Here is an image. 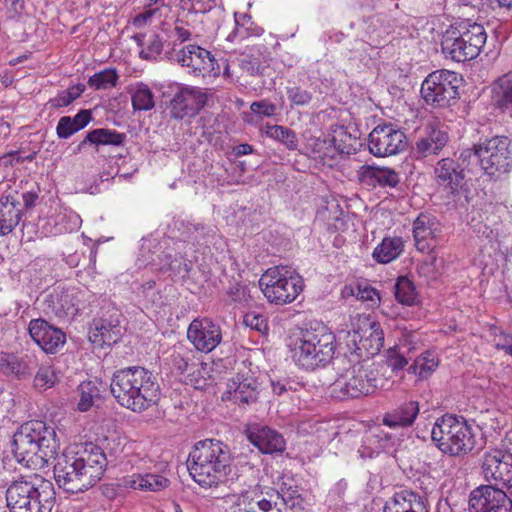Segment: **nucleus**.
<instances>
[{
	"mask_svg": "<svg viewBox=\"0 0 512 512\" xmlns=\"http://www.w3.org/2000/svg\"><path fill=\"white\" fill-rule=\"evenodd\" d=\"M106 466L107 458L103 450L90 445L80 454L56 456L54 478L59 488L77 494L93 487L102 478Z\"/></svg>",
	"mask_w": 512,
	"mask_h": 512,
	"instance_id": "1",
	"label": "nucleus"
},
{
	"mask_svg": "<svg viewBox=\"0 0 512 512\" xmlns=\"http://www.w3.org/2000/svg\"><path fill=\"white\" fill-rule=\"evenodd\" d=\"M116 401L133 412H143L160 399V386L156 376L141 366L116 370L110 383Z\"/></svg>",
	"mask_w": 512,
	"mask_h": 512,
	"instance_id": "2",
	"label": "nucleus"
},
{
	"mask_svg": "<svg viewBox=\"0 0 512 512\" xmlns=\"http://www.w3.org/2000/svg\"><path fill=\"white\" fill-rule=\"evenodd\" d=\"M60 444L54 427L40 420L23 424L13 436L12 452L25 467L55 459Z\"/></svg>",
	"mask_w": 512,
	"mask_h": 512,
	"instance_id": "3",
	"label": "nucleus"
},
{
	"mask_svg": "<svg viewBox=\"0 0 512 512\" xmlns=\"http://www.w3.org/2000/svg\"><path fill=\"white\" fill-rule=\"evenodd\" d=\"M337 378L330 385L332 398L343 401L374 394L380 386L377 371L366 360L348 356L336 357L333 361Z\"/></svg>",
	"mask_w": 512,
	"mask_h": 512,
	"instance_id": "4",
	"label": "nucleus"
},
{
	"mask_svg": "<svg viewBox=\"0 0 512 512\" xmlns=\"http://www.w3.org/2000/svg\"><path fill=\"white\" fill-rule=\"evenodd\" d=\"M230 463L227 445L219 440L205 439L197 442L189 453L187 469L197 484L211 488L225 481Z\"/></svg>",
	"mask_w": 512,
	"mask_h": 512,
	"instance_id": "5",
	"label": "nucleus"
},
{
	"mask_svg": "<svg viewBox=\"0 0 512 512\" xmlns=\"http://www.w3.org/2000/svg\"><path fill=\"white\" fill-rule=\"evenodd\" d=\"M11 512H51L55 504L53 483L40 475L14 481L6 491Z\"/></svg>",
	"mask_w": 512,
	"mask_h": 512,
	"instance_id": "6",
	"label": "nucleus"
},
{
	"mask_svg": "<svg viewBox=\"0 0 512 512\" xmlns=\"http://www.w3.org/2000/svg\"><path fill=\"white\" fill-rule=\"evenodd\" d=\"M295 364L307 371L325 367L333 359L335 335L325 327L306 329L290 345Z\"/></svg>",
	"mask_w": 512,
	"mask_h": 512,
	"instance_id": "7",
	"label": "nucleus"
},
{
	"mask_svg": "<svg viewBox=\"0 0 512 512\" xmlns=\"http://www.w3.org/2000/svg\"><path fill=\"white\" fill-rule=\"evenodd\" d=\"M431 438L443 453L450 456L467 454L476 443L473 429L467 421L450 414L436 420Z\"/></svg>",
	"mask_w": 512,
	"mask_h": 512,
	"instance_id": "8",
	"label": "nucleus"
},
{
	"mask_svg": "<svg viewBox=\"0 0 512 512\" xmlns=\"http://www.w3.org/2000/svg\"><path fill=\"white\" fill-rule=\"evenodd\" d=\"M487 40L484 27L478 23L450 27L441 38L442 53L455 62L475 59Z\"/></svg>",
	"mask_w": 512,
	"mask_h": 512,
	"instance_id": "9",
	"label": "nucleus"
},
{
	"mask_svg": "<svg viewBox=\"0 0 512 512\" xmlns=\"http://www.w3.org/2000/svg\"><path fill=\"white\" fill-rule=\"evenodd\" d=\"M259 287L271 304L293 302L303 291V278L291 267L275 266L267 269L259 279Z\"/></svg>",
	"mask_w": 512,
	"mask_h": 512,
	"instance_id": "10",
	"label": "nucleus"
},
{
	"mask_svg": "<svg viewBox=\"0 0 512 512\" xmlns=\"http://www.w3.org/2000/svg\"><path fill=\"white\" fill-rule=\"evenodd\" d=\"M223 77L231 81H238L240 76L264 77L270 67V52L263 44L246 47L238 54L221 58Z\"/></svg>",
	"mask_w": 512,
	"mask_h": 512,
	"instance_id": "11",
	"label": "nucleus"
},
{
	"mask_svg": "<svg viewBox=\"0 0 512 512\" xmlns=\"http://www.w3.org/2000/svg\"><path fill=\"white\" fill-rule=\"evenodd\" d=\"M461 84L462 77L458 73L446 69L436 70L424 79L420 92L426 104L434 108H446L460 98Z\"/></svg>",
	"mask_w": 512,
	"mask_h": 512,
	"instance_id": "12",
	"label": "nucleus"
},
{
	"mask_svg": "<svg viewBox=\"0 0 512 512\" xmlns=\"http://www.w3.org/2000/svg\"><path fill=\"white\" fill-rule=\"evenodd\" d=\"M505 449H490L482 458V474L493 486L502 485L509 492L512 490V430L504 440Z\"/></svg>",
	"mask_w": 512,
	"mask_h": 512,
	"instance_id": "13",
	"label": "nucleus"
},
{
	"mask_svg": "<svg viewBox=\"0 0 512 512\" xmlns=\"http://www.w3.org/2000/svg\"><path fill=\"white\" fill-rule=\"evenodd\" d=\"M484 161V173L490 177H498L499 174L509 170L511 141L506 136L495 135L481 139L478 143Z\"/></svg>",
	"mask_w": 512,
	"mask_h": 512,
	"instance_id": "14",
	"label": "nucleus"
},
{
	"mask_svg": "<svg viewBox=\"0 0 512 512\" xmlns=\"http://www.w3.org/2000/svg\"><path fill=\"white\" fill-rule=\"evenodd\" d=\"M362 327L359 329L353 328L347 334L346 345L349 349L350 355L353 358L363 360V353L367 357L378 354L383 347V332L379 324L371 322L369 319L363 320Z\"/></svg>",
	"mask_w": 512,
	"mask_h": 512,
	"instance_id": "15",
	"label": "nucleus"
},
{
	"mask_svg": "<svg viewBox=\"0 0 512 512\" xmlns=\"http://www.w3.org/2000/svg\"><path fill=\"white\" fill-rule=\"evenodd\" d=\"M207 101L208 94L204 89L177 85L168 104L169 115L176 120L192 118L205 107Z\"/></svg>",
	"mask_w": 512,
	"mask_h": 512,
	"instance_id": "16",
	"label": "nucleus"
},
{
	"mask_svg": "<svg viewBox=\"0 0 512 512\" xmlns=\"http://www.w3.org/2000/svg\"><path fill=\"white\" fill-rule=\"evenodd\" d=\"M176 60L181 66L190 69L194 76H213L221 74L222 62L220 63L210 51L198 46L187 45L176 54Z\"/></svg>",
	"mask_w": 512,
	"mask_h": 512,
	"instance_id": "17",
	"label": "nucleus"
},
{
	"mask_svg": "<svg viewBox=\"0 0 512 512\" xmlns=\"http://www.w3.org/2000/svg\"><path fill=\"white\" fill-rule=\"evenodd\" d=\"M469 512H511L512 498L501 488L482 485L470 493Z\"/></svg>",
	"mask_w": 512,
	"mask_h": 512,
	"instance_id": "18",
	"label": "nucleus"
},
{
	"mask_svg": "<svg viewBox=\"0 0 512 512\" xmlns=\"http://www.w3.org/2000/svg\"><path fill=\"white\" fill-rule=\"evenodd\" d=\"M406 146V135L393 124L376 126L369 134L368 148L376 157L395 155Z\"/></svg>",
	"mask_w": 512,
	"mask_h": 512,
	"instance_id": "19",
	"label": "nucleus"
},
{
	"mask_svg": "<svg viewBox=\"0 0 512 512\" xmlns=\"http://www.w3.org/2000/svg\"><path fill=\"white\" fill-rule=\"evenodd\" d=\"M81 291L78 288L55 287L44 299V309L58 318H73L79 311Z\"/></svg>",
	"mask_w": 512,
	"mask_h": 512,
	"instance_id": "20",
	"label": "nucleus"
},
{
	"mask_svg": "<svg viewBox=\"0 0 512 512\" xmlns=\"http://www.w3.org/2000/svg\"><path fill=\"white\" fill-rule=\"evenodd\" d=\"M187 339L196 350L209 353L221 343V328L209 318L198 317L189 324Z\"/></svg>",
	"mask_w": 512,
	"mask_h": 512,
	"instance_id": "21",
	"label": "nucleus"
},
{
	"mask_svg": "<svg viewBox=\"0 0 512 512\" xmlns=\"http://www.w3.org/2000/svg\"><path fill=\"white\" fill-rule=\"evenodd\" d=\"M28 330L34 342L48 354L57 353L66 342L65 333L44 319L31 320Z\"/></svg>",
	"mask_w": 512,
	"mask_h": 512,
	"instance_id": "22",
	"label": "nucleus"
},
{
	"mask_svg": "<svg viewBox=\"0 0 512 512\" xmlns=\"http://www.w3.org/2000/svg\"><path fill=\"white\" fill-rule=\"evenodd\" d=\"M120 313L113 309L109 317L95 319L89 330V340L96 346H111L119 341L122 336V326L120 325Z\"/></svg>",
	"mask_w": 512,
	"mask_h": 512,
	"instance_id": "23",
	"label": "nucleus"
},
{
	"mask_svg": "<svg viewBox=\"0 0 512 512\" xmlns=\"http://www.w3.org/2000/svg\"><path fill=\"white\" fill-rule=\"evenodd\" d=\"M437 185L447 194L456 195L465 185V174L460 164L451 158H443L437 162L435 169Z\"/></svg>",
	"mask_w": 512,
	"mask_h": 512,
	"instance_id": "24",
	"label": "nucleus"
},
{
	"mask_svg": "<svg viewBox=\"0 0 512 512\" xmlns=\"http://www.w3.org/2000/svg\"><path fill=\"white\" fill-rule=\"evenodd\" d=\"M259 383L254 377L237 376L229 381L223 399L229 400L240 407L257 402Z\"/></svg>",
	"mask_w": 512,
	"mask_h": 512,
	"instance_id": "25",
	"label": "nucleus"
},
{
	"mask_svg": "<svg viewBox=\"0 0 512 512\" xmlns=\"http://www.w3.org/2000/svg\"><path fill=\"white\" fill-rule=\"evenodd\" d=\"M248 441L263 454L282 453L286 448L284 437L267 426H253L246 431Z\"/></svg>",
	"mask_w": 512,
	"mask_h": 512,
	"instance_id": "26",
	"label": "nucleus"
},
{
	"mask_svg": "<svg viewBox=\"0 0 512 512\" xmlns=\"http://www.w3.org/2000/svg\"><path fill=\"white\" fill-rule=\"evenodd\" d=\"M448 141V132L444 127L429 123L425 127L424 135L415 142V154L418 158L437 155L447 145Z\"/></svg>",
	"mask_w": 512,
	"mask_h": 512,
	"instance_id": "27",
	"label": "nucleus"
},
{
	"mask_svg": "<svg viewBox=\"0 0 512 512\" xmlns=\"http://www.w3.org/2000/svg\"><path fill=\"white\" fill-rule=\"evenodd\" d=\"M440 223L430 214H420L413 222L415 246L420 252H428L436 245Z\"/></svg>",
	"mask_w": 512,
	"mask_h": 512,
	"instance_id": "28",
	"label": "nucleus"
},
{
	"mask_svg": "<svg viewBox=\"0 0 512 512\" xmlns=\"http://www.w3.org/2000/svg\"><path fill=\"white\" fill-rule=\"evenodd\" d=\"M359 182L367 187L395 188L400 183L399 174L389 167L362 165L357 171Z\"/></svg>",
	"mask_w": 512,
	"mask_h": 512,
	"instance_id": "29",
	"label": "nucleus"
},
{
	"mask_svg": "<svg viewBox=\"0 0 512 512\" xmlns=\"http://www.w3.org/2000/svg\"><path fill=\"white\" fill-rule=\"evenodd\" d=\"M22 218V204L18 193L0 197V236L11 233Z\"/></svg>",
	"mask_w": 512,
	"mask_h": 512,
	"instance_id": "30",
	"label": "nucleus"
},
{
	"mask_svg": "<svg viewBox=\"0 0 512 512\" xmlns=\"http://www.w3.org/2000/svg\"><path fill=\"white\" fill-rule=\"evenodd\" d=\"M383 512H429V506L425 496L403 491L386 502Z\"/></svg>",
	"mask_w": 512,
	"mask_h": 512,
	"instance_id": "31",
	"label": "nucleus"
},
{
	"mask_svg": "<svg viewBox=\"0 0 512 512\" xmlns=\"http://www.w3.org/2000/svg\"><path fill=\"white\" fill-rule=\"evenodd\" d=\"M420 411L419 403L406 401L383 415L382 423L392 429L407 428L414 424Z\"/></svg>",
	"mask_w": 512,
	"mask_h": 512,
	"instance_id": "32",
	"label": "nucleus"
},
{
	"mask_svg": "<svg viewBox=\"0 0 512 512\" xmlns=\"http://www.w3.org/2000/svg\"><path fill=\"white\" fill-rule=\"evenodd\" d=\"M238 506L242 512H268L272 506L281 511L279 502L271 498V492H266L265 496L258 487L241 493L238 497Z\"/></svg>",
	"mask_w": 512,
	"mask_h": 512,
	"instance_id": "33",
	"label": "nucleus"
},
{
	"mask_svg": "<svg viewBox=\"0 0 512 512\" xmlns=\"http://www.w3.org/2000/svg\"><path fill=\"white\" fill-rule=\"evenodd\" d=\"M92 120L90 110H80L74 117L63 116L56 126V134L59 139H67L73 134L85 128Z\"/></svg>",
	"mask_w": 512,
	"mask_h": 512,
	"instance_id": "34",
	"label": "nucleus"
},
{
	"mask_svg": "<svg viewBox=\"0 0 512 512\" xmlns=\"http://www.w3.org/2000/svg\"><path fill=\"white\" fill-rule=\"evenodd\" d=\"M126 140V134L107 128H97L88 132L84 140L79 144L80 150L85 144L98 146H121Z\"/></svg>",
	"mask_w": 512,
	"mask_h": 512,
	"instance_id": "35",
	"label": "nucleus"
},
{
	"mask_svg": "<svg viewBox=\"0 0 512 512\" xmlns=\"http://www.w3.org/2000/svg\"><path fill=\"white\" fill-rule=\"evenodd\" d=\"M134 112H146L155 107V97L149 86L143 82L136 83L129 91Z\"/></svg>",
	"mask_w": 512,
	"mask_h": 512,
	"instance_id": "36",
	"label": "nucleus"
},
{
	"mask_svg": "<svg viewBox=\"0 0 512 512\" xmlns=\"http://www.w3.org/2000/svg\"><path fill=\"white\" fill-rule=\"evenodd\" d=\"M404 243L402 238H384L374 249L373 258L379 263H389L396 259L402 252Z\"/></svg>",
	"mask_w": 512,
	"mask_h": 512,
	"instance_id": "37",
	"label": "nucleus"
},
{
	"mask_svg": "<svg viewBox=\"0 0 512 512\" xmlns=\"http://www.w3.org/2000/svg\"><path fill=\"white\" fill-rule=\"evenodd\" d=\"M463 171L467 170L471 173L478 171L484 172V161L480 152L478 143L472 147L465 148L460 152L458 161Z\"/></svg>",
	"mask_w": 512,
	"mask_h": 512,
	"instance_id": "38",
	"label": "nucleus"
},
{
	"mask_svg": "<svg viewBox=\"0 0 512 512\" xmlns=\"http://www.w3.org/2000/svg\"><path fill=\"white\" fill-rule=\"evenodd\" d=\"M495 103L499 108L512 106V72L504 74L495 82Z\"/></svg>",
	"mask_w": 512,
	"mask_h": 512,
	"instance_id": "39",
	"label": "nucleus"
},
{
	"mask_svg": "<svg viewBox=\"0 0 512 512\" xmlns=\"http://www.w3.org/2000/svg\"><path fill=\"white\" fill-rule=\"evenodd\" d=\"M161 261L163 262L161 267L162 271H170L174 276H178L182 279L189 277V273L193 266L191 260L182 256L173 258L171 254H165Z\"/></svg>",
	"mask_w": 512,
	"mask_h": 512,
	"instance_id": "40",
	"label": "nucleus"
},
{
	"mask_svg": "<svg viewBox=\"0 0 512 512\" xmlns=\"http://www.w3.org/2000/svg\"><path fill=\"white\" fill-rule=\"evenodd\" d=\"M333 132L332 143L340 154L350 155L357 152V137L348 133L343 126H338Z\"/></svg>",
	"mask_w": 512,
	"mask_h": 512,
	"instance_id": "41",
	"label": "nucleus"
},
{
	"mask_svg": "<svg viewBox=\"0 0 512 512\" xmlns=\"http://www.w3.org/2000/svg\"><path fill=\"white\" fill-rule=\"evenodd\" d=\"M267 137L281 142L288 150H296L298 147V138L292 129L281 125H267Z\"/></svg>",
	"mask_w": 512,
	"mask_h": 512,
	"instance_id": "42",
	"label": "nucleus"
},
{
	"mask_svg": "<svg viewBox=\"0 0 512 512\" xmlns=\"http://www.w3.org/2000/svg\"><path fill=\"white\" fill-rule=\"evenodd\" d=\"M394 289L395 298L399 303L407 306H412L416 303V288L409 278L405 276L398 277Z\"/></svg>",
	"mask_w": 512,
	"mask_h": 512,
	"instance_id": "43",
	"label": "nucleus"
},
{
	"mask_svg": "<svg viewBox=\"0 0 512 512\" xmlns=\"http://www.w3.org/2000/svg\"><path fill=\"white\" fill-rule=\"evenodd\" d=\"M80 400L78 402V410L81 412L88 411L94 404L96 399H100L101 391L94 381H85L78 388Z\"/></svg>",
	"mask_w": 512,
	"mask_h": 512,
	"instance_id": "44",
	"label": "nucleus"
},
{
	"mask_svg": "<svg viewBox=\"0 0 512 512\" xmlns=\"http://www.w3.org/2000/svg\"><path fill=\"white\" fill-rule=\"evenodd\" d=\"M127 484L133 489L160 491L167 486L168 479L155 474L137 475L135 479L127 481Z\"/></svg>",
	"mask_w": 512,
	"mask_h": 512,
	"instance_id": "45",
	"label": "nucleus"
},
{
	"mask_svg": "<svg viewBox=\"0 0 512 512\" xmlns=\"http://www.w3.org/2000/svg\"><path fill=\"white\" fill-rule=\"evenodd\" d=\"M437 367L438 359L432 352L426 351L414 360L408 371L419 375L420 378H427Z\"/></svg>",
	"mask_w": 512,
	"mask_h": 512,
	"instance_id": "46",
	"label": "nucleus"
},
{
	"mask_svg": "<svg viewBox=\"0 0 512 512\" xmlns=\"http://www.w3.org/2000/svg\"><path fill=\"white\" fill-rule=\"evenodd\" d=\"M38 366L39 359L34 353L25 354L22 357L14 355L12 375L18 378L29 377Z\"/></svg>",
	"mask_w": 512,
	"mask_h": 512,
	"instance_id": "47",
	"label": "nucleus"
},
{
	"mask_svg": "<svg viewBox=\"0 0 512 512\" xmlns=\"http://www.w3.org/2000/svg\"><path fill=\"white\" fill-rule=\"evenodd\" d=\"M84 90L85 86L82 84L71 86L65 90L58 92V94L55 97L49 99L47 104L54 109L67 107L77 98H79L81 94L84 92Z\"/></svg>",
	"mask_w": 512,
	"mask_h": 512,
	"instance_id": "48",
	"label": "nucleus"
},
{
	"mask_svg": "<svg viewBox=\"0 0 512 512\" xmlns=\"http://www.w3.org/2000/svg\"><path fill=\"white\" fill-rule=\"evenodd\" d=\"M118 79L116 70L109 68L93 74L88 80V85L95 90H106L115 87Z\"/></svg>",
	"mask_w": 512,
	"mask_h": 512,
	"instance_id": "49",
	"label": "nucleus"
},
{
	"mask_svg": "<svg viewBox=\"0 0 512 512\" xmlns=\"http://www.w3.org/2000/svg\"><path fill=\"white\" fill-rule=\"evenodd\" d=\"M34 377V386L39 390H47L53 387L57 381V376L53 367L48 363H39Z\"/></svg>",
	"mask_w": 512,
	"mask_h": 512,
	"instance_id": "50",
	"label": "nucleus"
},
{
	"mask_svg": "<svg viewBox=\"0 0 512 512\" xmlns=\"http://www.w3.org/2000/svg\"><path fill=\"white\" fill-rule=\"evenodd\" d=\"M178 231L182 239L193 244L200 243L207 233V228L201 223L180 222Z\"/></svg>",
	"mask_w": 512,
	"mask_h": 512,
	"instance_id": "51",
	"label": "nucleus"
},
{
	"mask_svg": "<svg viewBox=\"0 0 512 512\" xmlns=\"http://www.w3.org/2000/svg\"><path fill=\"white\" fill-rule=\"evenodd\" d=\"M163 51V39L158 34L149 35L145 46L139 51L141 59L154 61L159 58Z\"/></svg>",
	"mask_w": 512,
	"mask_h": 512,
	"instance_id": "52",
	"label": "nucleus"
},
{
	"mask_svg": "<svg viewBox=\"0 0 512 512\" xmlns=\"http://www.w3.org/2000/svg\"><path fill=\"white\" fill-rule=\"evenodd\" d=\"M299 497V491L297 486L288 485L286 482H282L279 490H271V498H274L277 502L281 500L282 505L294 508L296 505V499Z\"/></svg>",
	"mask_w": 512,
	"mask_h": 512,
	"instance_id": "53",
	"label": "nucleus"
},
{
	"mask_svg": "<svg viewBox=\"0 0 512 512\" xmlns=\"http://www.w3.org/2000/svg\"><path fill=\"white\" fill-rule=\"evenodd\" d=\"M286 94L291 103V107L307 106L313 99V94L311 91L298 85L287 87Z\"/></svg>",
	"mask_w": 512,
	"mask_h": 512,
	"instance_id": "54",
	"label": "nucleus"
},
{
	"mask_svg": "<svg viewBox=\"0 0 512 512\" xmlns=\"http://www.w3.org/2000/svg\"><path fill=\"white\" fill-rule=\"evenodd\" d=\"M250 110L252 113L262 117H273L279 113L278 106L268 99L252 102L250 105Z\"/></svg>",
	"mask_w": 512,
	"mask_h": 512,
	"instance_id": "55",
	"label": "nucleus"
},
{
	"mask_svg": "<svg viewBox=\"0 0 512 512\" xmlns=\"http://www.w3.org/2000/svg\"><path fill=\"white\" fill-rule=\"evenodd\" d=\"M357 299L368 302L370 307L378 306L380 303L379 292L368 284H359L356 292Z\"/></svg>",
	"mask_w": 512,
	"mask_h": 512,
	"instance_id": "56",
	"label": "nucleus"
},
{
	"mask_svg": "<svg viewBox=\"0 0 512 512\" xmlns=\"http://www.w3.org/2000/svg\"><path fill=\"white\" fill-rule=\"evenodd\" d=\"M249 21H250L249 16H247L245 14H241L240 16H238L237 14H235V28L229 34L228 39L233 40L236 38H240V39L245 38L248 35V33H247V29L244 28V24H245V22H249Z\"/></svg>",
	"mask_w": 512,
	"mask_h": 512,
	"instance_id": "57",
	"label": "nucleus"
},
{
	"mask_svg": "<svg viewBox=\"0 0 512 512\" xmlns=\"http://www.w3.org/2000/svg\"><path fill=\"white\" fill-rule=\"evenodd\" d=\"M387 363L393 371H398L402 370L408 364V360L405 358L404 354L399 351L391 350L388 354Z\"/></svg>",
	"mask_w": 512,
	"mask_h": 512,
	"instance_id": "58",
	"label": "nucleus"
},
{
	"mask_svg": "<svg viewBox=\"0 0 512 512\" xmlns=\"http://www.w3.org/2000/svg\"><path fill=\"white\" fill-rule=\"evenodd\" d=\"M243 322L246 326L261 331L262 328H266V321L261 314L247 313L244 316Z\"/></svg>",
	"mask_w": 512,
	"mask_h": 512,
	"instance_id": "59",
	"label": "nucleus"
},
{
	"mask_svg": "<svg viewBox=\"0 0 512 512\" xmlns=\"http://www.w3.org/2000/svg\"><path fill=\"white\" fill-rule=\"evenodd\" d=\"M292 382L287 378L271 379V387L274 394L280 396L288 390L292 389Z\"/></svg>",
	"mask_w": 512,
	"mask_h": 512,
	"instance_id": "60",
	"label": "nucleus"
},
{
	"mask_svg": "<svg viewBox=\"0 0 512 512\" xmlns=\"http://www.w3.org/2000/svg\"><path fill=\"white\" fill-rule=\"evenodd\" d=\"M14 355L8 353L0 354V372L4 375H12Z\"/></svg>",
	"mask_w": 512,
	"mask_h": 512,
	"instance_id": "61",
	"label": "nucleus"
},
{
	"mask_svg": "<svg viewBox=\"0 0 512 512\" xmlns=\"http://www.w3.org/2000/svg\"><path fill=\"white\" fill-rule=\"evenodd\" d=\"M473 229L480 237H484L486 239H492L494 237V230L486 224H475L473 225Z\"/></svg>",
	"mask_w": 512,
	"mask_h": 512,
	"instance_id": "62",
	"label": "nucleus"
},
{
	"mask_svg": "<svg viewBox=\"0 0 512 512\" xmlns=\"http://www.w3.org/2000/svg\"><path fill=\"white\" fill-rule=\"evenodd\" d=\"M16 158H18V151H11L0 156V167L8 168L16 165Z\"/></svg>",
	"mask_w": 512,
	"mask_h": 512,
	"instance_id": "63",
	"label": "nucleus"
},
{
	"mask_svg": "<svg viewBox=\"0 0 512 512\" xmlns=\"http://www.w3.org/2000/svg\"><path fill=\"white\" fill-rule=\"evenodd\" d=\"M253 146L247 143H242L233 148V154L236 157H241L244 155L251 154L253 152Z\"/></svg>",
	"mask_w": 512,
	"mask_h": 512,
	"instance_id": "64",
	"label": "nucleus"
}]
</instances>
